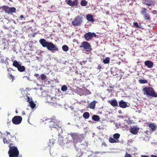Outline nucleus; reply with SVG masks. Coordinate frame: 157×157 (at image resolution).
Wrapping results in <instances>:
<instances>
[{
	"mask_svg": "<svg viewBox=\"0 0 157 157\" xmlns=\"http://www.w3.org/2000/svg\"><path fill=\"white\" fill-rule=\"evenodd\" d=\"M39 42L43 47L47 48L48 50L50 51H58V48L56 45H55L52 42L46 41L44 39H40L39 40Z\"/></svg>",
	"mask_w": 157,
	"mask_h": 157,
	"instance_id": "1",
	"label": "nucleus"
},
{
	"mask_svg": "<svg viewBox=\"0 0 157 157\" xmlns=\"http://www.w3.org/2000/svg\"><path fill=\"white\" fill-rule=\"evenodd\" d=\"M74 147L76 150L78 152L77 154V156L78 157H87L86 153H84L85 147L82 144H75Z\"/></svg>",
	"mask_w": 157,
	"mask_h": 157,
	"instance_id": "2",
	"label": "nucleus"
},
{
	"mask_svg": "<svg viewBox=\"0 0 157 157\" xmlns=\"http://www.w3.org/2000/svg\"><path fill=\"white\" fill-rule=\"evenodd\" d=\"M143 91L144 94L146 95L147 96L157 97V94L152 87H145L143 89Z\"/></svg>",
	"mask_w": 157,
	"mask_h": 157,
	"instance_id": "3",
	"label": "nucleus"
},
{
	"mask_svg": "<svg viewBox=\"0 0 157 157\" xmlns=\"http://www.w3.org/2000/svg\"><path fill=\"white\" fill-rule=\"evenodd\" d=\"M11 144L9 145V149L8 152L9 157H17L19 155V151L15 146H11Z\"/></svg>",
	"mask_w": 157,
	"mask_h": 157,
	"instance_id": "4",
	"label": "nucleus"
},
{
	"mask_svg": "<svg viewBox=\"0 0 157 157\" xmlns=\"http://www.w3.org/2000/svg\"><path fill=\"white\" fill-rule=\"evenodd\" d=\"M49 120V122H50V127L52 129V128H59V122L56 119V118L55 117H53L51 118L48 119Z\"/></svg>",
	"mask_w": 157,
	"mask_h": 157,
	"instance_id": "5",
	"label": "nucleus"
},
{
	"mask_svg": "<svg viewBox=\"0 0 157 157\" xmlns=\"http://www.w3.org/2000/svg\"><path fill=\"white\" fill-rule=\"evenodd\" d=\"M90 44L87 41H83L81 43V45L79 46L80 48H83L87 52H90L92 50Z\"/></svg>",
	"mask_w": 157,
	"mask_h": 157,
	"instance_id": "6",
	"label": "nucleus"
},
{
	"mask_svg": "<svg viewBox=\"0 0 157 157\" xmlns=\"http://www.w3.org/2000/svg\"><path fill=\"white\" fill-rule=\"evenodd\" d=\"M82 22V17L78 16L76 17L72 21V25L75 26H79L80 25Z\"/></svg>",
	"mask_w": 157,
	"mask_h": 157,
	"instance_id": "7",
	"label": "nucleus"
},
{
	"mask_svg": "<svg viewBox=\"0 0 157 157\" xmlns=\"http://www.w3.org/2000/svg\"><path fill=\"white\" fill-rule=\"evenodd\" d=\"M147 10L145 8H142L141 11V14L143 16L145 21H147L151 20V18L150 15L147 12Z\"/></svg>",
	"mask_w": 157,
	"mask_h": 157,
	"instance_id": "8",
	"label": "nucleus"
},
{
	"mask_svg": "<svg viewBox=\"0 0 157 157\" xmlns=\"http://www.w3.org/2000/svg\"><path fill=\"white\" fill-rule=\"evenodd\" d=\"M71 137L73 139V143H74V146L75 144H79L76 143L78 142L80 140V137L78 134L76 133H71L70 134Z\"/></svg>",
	"mask_w": 157,
	"mask_h": 157,
	"instance_id": "9",
	"label": "nucleus"
},
{
	"mask_svg": "<svg viewBox=\"0 0 157 157\" xmlns=\"http://www.w3.org/2000/svg\"><path fill=\"white\" fill-rule=\"evenodd\" d=\"M97 35L94 33L89 32L84 35V38L86 40L90 41L94 37H96Z\"/></svg>",
	"mask_w": 157,
	"mask_h": 157,
	"instance_id": "10",
	"label": "nucleus"
},
{
	"mask_svg": "<svg viewBox=\"0 0 157 157\" xmlns=\"http://www.w3.org/2000/svg\"><path fill=\"white\" fill-rule=\"evenodd\" d=\"M22 121V118L21 116H15L12 119V122L15 124H20Z\"/></svg>",
	"mask_w": 157,
	"mask_h": 157,
	"instance_id": "11",
	"label": "nucleus"
},
{
	"mask_svg": "<svg viewBox=\"0 0 157 157\" xmlns=\"http://www.w3.org/2000/svg\"><path fill=\"white\" fill-rule=\"evenodd\" d=\"M67 3L70 6H76L78 4V0H74L73 1L69 0L67 1Z\"/></svg>",
	"mask_w": 157,
	"mask_h": 157,
	"instance_id": "12",
	"label": "nucleus"
},
{
	"mask_svg": "<svg viewBox=\"0 0 157 157\" xmlns=\"http://www.w3.org/2000/svg\"><path fill=\"white\" fill-rule=\"evenodd\" d=\"M145 65L148 68H151L153 67L154 63L151 60H147L144 62Z\"/></svg>",
	"mask_w": 157,
	"mask_h": 157,
	"instance_id": "13",
	"label": "nucleus"
},
{
	"mask_svg": "<svg viewBox=\"0 0 157 157\" xmlns=\"http://www.w3.org/2000/svg\"><path fill=\"white\" fill-rule=\"evenodd\" d=\"M148 126L149 127L150 131L154 132L156 130L157 126L154 123H149L148 124Z\"/></svg>",
	"mask_w": 157,
	"mask_h": 157,
	"instance_id": "14",
	"label": "nucleus"
},
{
	"mask_svg": "<svg viewBox=\"0 0 157 157\" xmlns=\"http://www.w3.org/2000/svg\"><path fill=\"white\" fill-rule=\"evenodd\" d=\"M139 128H137L136 126H134L132 128H131L130 129V132L134 135L136 134L138 132Z\"/></svg>",
	"mask_w": 157,
	"mask_h": 157,
	"instance_id": "15",
	"label": "nucleus"
},
{
	"mask_svg": "<svg viewBox=\"0 0 157 157\" xmlns=\"http://www.w3.org/2000/svg\"><path fill=\"white\" fill-rule=\"evenodd\" d=\"M52 101L50 102V104L51 105L54 106H56L58 104L57 102L58 99L55 97H52L51 98Z\"/></svg>",
	"mask_w": 157,
	"mask_h": 157,
	"instance_id": "16",
	"label": "nucleus"
},
{
	"mask_svg": "<svg viewBox=\"0 0 157 157\" xmlns=\"http://www.w3.org/2000/svg\"><path fill=\"white\" fill-rule=\"evenodd\" d=\"M144 4L148 6H151L154 5V2L152 0H145Z\"/></svg>",
	"mask_w": 157,
	"mask_h": 157,
	"instance_id": "17",
	"label": "nucleus"
},
{
	"mask_svg": "<svg viewBox=\"0 0 157 157\" xmlns=\"http://www.w3.org/2000/svg\"><path fill=\"white\" fill-rule=\"evenodd\" d=\"M120 107L122 108H125L127 106L126 102L124 101L123 100H121L119 103Z\"/></svg>",
	"mask_w": 157,
	"mask_h": 157,
	"instance_id": "18",
	"label": "nucleus"
},
{
	"mask_svg": "<svg viewBox=\"0 0 157 157\" xmlns=\"http://www.w3.org/2000/svg\"><path fill=\"white\" fill-rule=\"evenodd\" d=\"M0 9L2 8V10L3 11L5 12L6 13H7L8 14L9 10V7L7 6H3L0 7Z\"/></svg>",
	"mask_w": 157,
	"mask_h": 157,
	"instance_id": "19",
	"label": "nucleus"
},
{
	"mask_svg": "<svg viewBox=\"0 0 157 157\" xmlns=\"http://www.w3.org/2000/svg\"><path fill=\"white\" fill-rule=\"evenodd\" d=\"M93 17V16L91 14H88L86 16L87 20L92 22H94V20Z\"/></svg>",
	"mask_w": 157,
	"mask_h": 157,
	"instance_id": "20",
	"label": "nucleus"
},
{
	"mask_svg": "<svg viewBox=\"0 0 157 157\" xmlns=\"http://www.w3.org/2000/svg\"><path fill=\"white\" fill-rule=\"evenodd\" d=\"M16 9L14 7H9V11L8 13V14L13 13L15 12Z\"/></svg>",
	"mask_w": 157,
	"mask_h": 157,
	"instance_id": "21",
	"label": "nucleus"
},
{
	"mask_svg": "<svg viewBox=\"0 0 157 157\" xmlns=\"http://www.w3.org/2000/svg\"><path fill=\"white\" fill-rule=\"evenodd\" d=\"M96 103L97 102L95 101H94L91 102L89 104V108L92 109H94Z\"/></svg>",
	"mask_w": 157,
	"mask_h": 157,
	"instance_id": "22",
	"label": "nucleus"
},
{
	"mask_svg": "<svg viewBox=\"0 0 157 157\" xmlns=\"http://www.w3.org/2000/svg\"><path fill=\"white\" fill-rule=\"evenodd\" d=\"M110 104L113 106L116 107L118 106V103L116 100H113L110 101Z\"/></svg>",
	"mask_w": 157,
	"mask_h": 157,
	"instance_id": "23",
	"label": "nucleus"
},
{
	"mask_svg": "<svg viewBox=\"0 0 157 157\" xmlns=\"http://www.w3.org/2000/svg\"><path fill=\"white\" fill-rule=\"evenodd\" d=\"M17 69L20 72H23L25 70V67L23 66H21V64L20 66L17 68Z\"/></svg>",
	"mask_w": 157,
	"mask_h": 157,
	"instance_id": "24",
	"label": "nucleus"
},
{
	"mask_svg": "<svg viewBox=\"0 0 157 157\" xmlns=\"http://www.w3.org/2000/svg\"><path fill=\"white\" fill-rule=\"evenodd\" d=\"M20 65L21 64H20L16 60L14 61L13 62V65L17 68L20 66Z\"/></svg>",
	"mask_w": 157,
	"mask_h": 157,
	"instance_id": "25",
	"label": "nucleus"
},
{
	"mask_svg": "<svg viewBox=\"0 0 157 157\" xmlns=\"http://www.w3.org/2000/svg\"><path fill=\"white\" fill-rule=\"evenodd\" d=\"M90 117V114L88 112H85L83 114V117L85 119H88Z\"/></svg>",
	"mask_w": 157,
	"mask_h": 157,
	"instance_id": "26",
	"label": "nucleus"
},
{
	"mask_svg": "<svg viewBox=\"0 0 157 157\" xmlns=\"http://www.w3.org/2000/svg\"><path fill=\"white\" fill-rule=\"evenodd\" d=\"M114 139V138L113 139L112 137H110L109 140V142L111 143H116L118 142V140H115Z\"/></svg>",
	"mask_w": 157,
	"mask_h": 157,
	"instance_id": "27",
	"label": "nucleus"
},
{
	"mask_svg": "<svg viewBox=\"0 0 157 157\" xmlns=\"http://www.w3.org/2000/svg\"><path fill=\"white\" fill-rule=\"evenodd\" d=\"M92 119L95 121H98L99 120L100 117L98 115H95L92 116Z\"/></svg>",
	"mask_w": 157,
	"mask_h": 157,
	"instance_id": "28",
	"label": "nucleus"
},
{
	"mask_svg": "<svg viewBox=\"0 0 157 157\" xmlns=\"http://www.w3.org/2000/svg\"><path fill=\"white\" fill-rule=\"evenodd\" d=\"M8 58L0 56V62L3 63H5L6 61L8 59Z\"/></svg>",
	"mask_w": 157,
	"mask_h": 157,
	"instance_id": "29",
	"label": "nucleus"
},
{
	"mask_svg": "<svg viewBox=\"0 0 157 157\" xmlns=\"http://www.w3.org/2000/svg\"><path fill=\"white\" fill-rule=\"evenodd\" d=\"M103 63L105 64H108L110 62V58L109 57L106 58L103 60Z\"/></svg>",
	"mask_w": 157,
	"mask_h": 157,
	"instance_id": "30",
	"label": "nucleus"
},
{
	"mask_svg": "<svg viewBox=\"0 0 157 157\" xmlns=\"http://www.w3.org/2000/svg\"><path fill=\"white\" fill-rule=\"evenodd\" d=\"M29 105L31 107L32 109L35 108L36 106V104L32 101H29Z\"/></svg>",
	"mask_w": 157,
	"mask_h": 157,
	"instance_id": "31",
	"label": "nucleus"
},
{
	"mask_svg": "<svg viewBox=\"0 0 157 157\" xmlns=\"http://www.w3.org/2000/svg\"><path fill=\"white\" fill-rule=\"evenodd\" d=\"M139 82L140 84L147 83L148 82L147 80L140 79L139 80Z\"/></svg>",
	"mask_w": 157,
	"mask_h": 157,
	"instance_id": "32",
	"label": "nucleus"
},
{
	"mask_svg": "<svg viewBox=\"0 0 157 157\" xmlns=\"http://www.w3.org/2000/svg\"><path fill=\"white\" fill-rule=\"evenodd\" d=\"M63 50L65 52H67L69 50V48L66 45H63L62 47Z\"/></svg>",
	"mask_w": 157,
	"mask_h": 157,
	"instance_id": "33",
	"label": "nucleus"
},
{
	"mask_svg": "<svg viewBox=\"0 0 157 157\" xmlns=\"http://www.w3.org/2000/svg\"><path fill=\"white\" fill-rule=\"evenodd\" d=\"M67 87L66 86L64 85L61 88V90L63 92H66L67 90Z\"/></svg>",
	"mask_w": 157,
	"mask_h": 157,
	"instance_id": "34",
	"label": "nucleus"
},
{
	"mask_svg": "<svg viewBox=\"0 0 157 157\" xmlns=\"http://www.w3.org/2000/svg\"><path fill=\"white\" fill-rule=\"evenodd\" d=\"M114 138L116 140H117L118 139H119L120 137V135L119 133H116L114 134L113 136Z\"/></svg>",
	"mask_w": 157,
	"mask_h": 157,
	"instance_id": "35",
	"label": "nucleus"
},
{
	"mask_svg": "<svg viewBox=\"0 0 157 157\" xmlns=\"http://www.w3.org/2000/svg\"><path fill=\"white\" fill-rule=\"evenodd\" d=\"M87 4V2L84 0H82L80 2V4L82 6H86Z\"/></svg>",
	"mask_w": 157,
	"mask_h": 157,
	"instance_id": "36",
	"label": "nucleus"
},
{
	"mask_svg": "<svg viewBox=\"0 0 157 157\" xmlns=\"http://www.w3.org/2000/svg\"><path fill=\"white\" fill-rule=\"evenodd\" d=\"M8 74L9 75V76H8V78H9L10 79H11V78L12 79V82H13V80L14 79V76H13V75H11L10 73H8Z\"/></svg>",
	"mask_w": 157,
	"mask_h": 157,
	"instance_id": "37",
	"label": "nucleus"
},
{
	"mask_svg": "<svg viewBox=\"0 0 157 157\" xmlns=\"http://www.w3.org/2000/svg\"><path fill=\"white\" fill-rule=\"evenodd\" d=\"M40 78L42 80H43L46 79L47 77L44 74H42L40 75Z\"/></svg>",
	"mask_w": 157,
	"mask_h": 157,
	"instance_id": "38",
	"label": "nucleus"
},
{
	"mask_svg": "<svg viewBox=\"0 0 157 157\" xmlns=\"http://www.w3.org/2000/svg\"><path fill=\"white\" fill-rule=\"evenodd\" d=\"M3 141L4 144H9L10 143V142H11L10 140H9L8 141L5 138H4L3 139Z\"/></svg>",
	"mask_w": 157,
	"mask_h": 157,
	"instance_id": "39",
	"label": "nucleus"
},
{
	"mask_svg": "<svg viewBox=\"0 0 157 157\" xmlns=\"http://www.w3.org/2000/svg\"><path fill=\"white\" fill-rule=\"evenodd\" d=\"M133 24L134 26L137 28H138L139 27L138 24L137 22H134Z\"/></svg>",
	"mask_w": 157,
	"mask_h": 157,
	"instance_id": "40",
	"label": "nucleus"
},
{
	"mask_svg": "<svg viewBox=\"0 0 157 157\" xmlns=\"http://www.w3.org/2000/svg\"><path fill=\"white\" fill-rule=\"evenodd\" d=\"M34 76L37 78V79H39L40 78V77L39 76V75L38 74H35Z\"/></svg>",
	"mask_w": 157,
	"mask_h": 157,
	"instance_id": "41",
	"label": "nucleus"
},
{
	"mask_svg": "<svg viewBox=\"0 0 157 157\" xmlns=\"http://www.w3.org/2000/svg\"><path fill=\"white\" fill-rule=\"evenodd\" d=\"M101 68H102L101 67V65L99 64L97 67V69H100Z\"/></svg>",
	"mask_w": 157,
	"mask_h": 157,
	"instance_id": "42",
	"label": "nucleus"
},
{
	"mask_svg": "<svg viewBox=\"0 0 157 157\" xmlns=\"http://www.w3.org/2000/svg\"><path fill=\"white\" fill-rule=\"evenodd\" d=\"M107 90L109 93H111L112 92V90H109V89H107Z\"/></svg>",
	"mask_w": 157,
	"mask_h": 157,
	"instance_id": "43",
	"label": "nucleus"
},
{
	"mask_svg": "<svg viewBox=\"0 0 157 157\" xmlns=\"http://www.w3.org/2000/svg\"><path fill=\"white\" fill-rule=\"evenodd\" d=\"M102 145H104L105 147H106L107 146V144H106L105 142H103L102 144Z\"/></svg>",
	"mask_w": 157,
	"mask_h": 157,
	"instance_id": "44",
	"label": "nucleus"
},
{
	"mask_svg": "<svg viewBox=\"0 0 157 157\" xmlns=\"http://www.w3.org/2000/svg\"><path fill=\"white\" fill-rule=\"evenodd\" d=\"M11 70H12L11 68H8L7 69V71L9 72H10Z\"/></svg>",
	"mask_w": 157,
	"mask_h": 157,
	"instance_id": "45",
	"label": "nucleus"
},
{
	"mask_svg": "<svg viewBox=\"0 0 157 157\" xmlns=\"http://www.w3.org/2000/svg\"><path fill=\"white\" fill-rule=\"evenodd\" d=\"M28 99H27V101L29 102V101H31L30 98H29V97H27Z\"/></svg>",
	"mask_w": 157,
	"mask_h": 157,
	"instance_id": "46",
	"label": "nucleus"
},
{
	"mask_svg": "<svg viewBox=\"0 0 157 157\" xmlns=\"http://www.w3.org/2000/svg\"><path fill=\"white\" fill-rule=\"evenodd\" d=\"M20 18L22 19V18H24L25 19V18L24 17V16L23 15H20Z\"/></svg>",
	"mask_w": 157,
	"mask_h": 157,
	"instance_id": "47",
	"label": "nucleus"
},
{
	"mask_svg": "<svg viewBox=\"0 0 157 157\" xmlns=\"http://www.w3.org/2000/svg\"><path fill=\"white\" fill-rule=\"evenodd\" d=\"M141 157H149L146 155H142L141 156Z\"/></svg>",
	"mask_w": 157,
	"mask_h": 157,
	"instance_id": "48",
	"label": "nucleus"
},
{
	"mask_svg": "<svg viewBox=\"0 0 157 157\" xmlns=\"http://www.w3.org/2000/svg\"><path fill=\"white\" fill-rule=\"evenodd\" d=\"M151 157H157V156L154 155H151Z\"/></svg>",
	"mask_w": 157,
	"mask_h": 157,
	"instance_id": "49",
	"label": "nucleus"
},
{
	"mask_svg": "<svg viewBox=\"0 0 157 157\" xmlns=\"http://www.w3.org/2000/svg\"><path fill=\"white\" fill-rule=\"evenodd\" d=\"M6 134H7V136L8 135H10V132L6 131Z\"/></svg>",
	"mask_w": 157,
	"mask_h": 157,
	"instance_id": "50",
	"label": "nucleus"
},
{
	"mask_svg": "<svg viewBox=\"0 0 157 157\" xmlns=\"http://www.w3.org/2000/svg\"><path fill=\"white\" fill-rule=\"evenodd\" d=\"M86 61H82V62L83 63H85Z\"/></svg>",
	"mask_w": 157,
	"mask_h": 157,
	"instance_id": "51",
	"label": "nucleus"
},
{
	"mask_svg": "<svg viewBox=\"0 0 157 157\" xmlns=\"http://www.w3.org/2000/svg\"><path fill=\"white\" fill-rule=\"evenodd\" d=\"M90 157H94L93 156H90Z\"/></svg>",
	"mask_w": 157,
	"mask_h": 157,
	"instance_id": "52",
	"label": "nucleus"
},
{
	"mask_svg": "<svg viewBox=\"0 0 157 157\" xmlns=\"http://www.w3.org/2000/svg\"><path fill=\"white\" fill-rule=\"evenodd\" d=\"M156 58H157V56H156Z\"/></svg>",
	"mask_w": 157,
	"mask_h": 157,
	"instance_id": "53",
	"label": "nucleus"
}]
</instances>
